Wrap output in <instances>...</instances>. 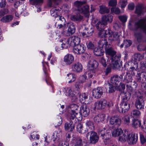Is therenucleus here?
<instances>
[{
    "label": "nucleus",
    "instance_id": "a18cd8bd",
    "mask_svg": "<svg viewBox=\"0 0 146 146\" xmlns=\"http://www.w3.org/2000/svg\"><path fill=\"white\" fill-rule=\"evenodd\" d=\"M43 0H29L30 4L32 5H38L42 4Z\"/></svg>",
    "mask_w": 146,
    "mask_h": 146
},
{
    "label": "nucleus",
    "instance_id": "2f4dec72",
    "mask_svg": "<svg viewBox=\"0 0 146 146\" xmlns=\"http://www.w3.org/2000/svg\"><path fill=\"white\" fill-rule=\"evenodd\" d=\"M106 25V24L104 23L102 20L98 22L96 24V26L97 29L98 31H100L104 29V27Z\"/></svg>",
    "mask_w": 146,
    "mask_h": 146
},
{
    "label": "nucleus",
    "instance_id": "72a5a7b5",
    "mask_svg": "<svg viewBox=\"0 0 146 146\" xmlns=\"http://www.w3.org/2000/svg\"><path fill=\"white\" fill-rule=\"evenodd\" d=\"M61 133H58L57 131H55L53 134V139L54 141H59L60 140L61 137Z\"/></svg>",
    "mask_w": 146,
    "mask_h": 146
},
{
    "label": "nucleus",
    "instance_id": "680f3d73",
    "mask_svg": "<svg viewBox=\"0 0 146 146\" xmlns=\"http://www.w3.org/2000/svg\"><path fill=\"white\" fill-rule=\"evenodd\" d=\"M111 11L112 12L116 14H119L120 13V10L117 7L112 8L111 9Z\"/></svg>",
    "mask_w": 146,
    "mask_h": 146
},
{
    "label": "nucleus",
    "instance_id": "58836bf2",
    "mask_svg": "<svg viewBox=\"0 0 146 146\" xmlns=\"http://www.w3.org/2000/svg\"><path fill=\"white\" fill-rule=\"evenodd\" d=\"M130 116L129 115H126L123 117L122 120L123 123L127 125H129L130 123Z\"/></svg>",
    "mask_w": 146,
    "mask_h": 146
},
{
    "label": "nucleus",
    "instance_id": "a211bd4d",
    "mask_svg": "<svg viewBox=\"0 0 146 146\" xmlns=\"http://www.w3.org/2000/svg\"><path fill=\"white\" fill-rule=\"evenodd\" d=\"M106 54L110 55L111 57V59L112 58L114 57L116 55V52L114 50L110 45L108 47H106L105 49Z\"/></svg>",
    "mask_w": 146,
    "mask_h": 146
},
{
    "label": "nucleus",
    "instance_id": "bb28decb",
    "mask_svg": "<svg viewBox=\"0 0 146 146\" xmlns=\"http://www.w3.org/2000/svg\"><path fill=\"white\" fill-rule=\"evenodd\" d=\"M128 133V131H125L123 132L122 131V133L119 136V140L123 142L127 141Z\"/></svg>",
    "mask_w": 146,
    "mask_h": 146
},
{
    "label": "nucleus",
    "instance_id": "393cba45",
    "mask_svg": "<svg viewBox=\"0 0 146 146\" xmlns=\"http://www.w3.org/2000/svg\"><path fill=\"white\" fill-rule=\"evenodd\" d=\"M99 46L102 48H104L105 49L106 47H108L110 45L108 44L107 42V40L104 38L100 40L98 42Z\"/></svg>",
    "mask_w": 146,
    "mask_h": 146
},
{
    "label": "nucleus",
    "instance_id": "4d7b16f0",
    "mask_svg": "<svg viewBox=\"0 0 146 146\" xmlns=\"http://www.w3.org/2000/svg\"><path fill=\"white\" fill-rule=\"evenodd\" d=\"M67 92L66 95L69 97L71 96H74V94L73 93L72 90L70 88H66Z\"/></svg>",
    "mask_w": 146,
    "mask_h": 146
},
{
    "label": "nucleus",
    "instance_id": "c03bdc74",
    "mask_svg": "<svg viewBox=\"0 0 146 146\" xmlns=\"http://www.w3.org/2000/svg\"><path fill=\"white\" fill-rule=\"evenodd\" d=\"M86 125L87 128L91 130H93L95 127L93 122L90 121H88L86 123Z\"/></svg>",
    "mask_w": 146,
    "mask_h": 146
},
{
    "label": "nucleus",
    "instance_id": "c9c22d12",
    "mask_svg": "<svg viewBox=\"0 0 146 146\" xmlns=\"http://www.w3.org/2000/svg\"><path fill=\"white\" fill-rule=\"evenodd\" d=\"M74 142L75 146H82V140L80 137H77L74 138Z\"/></svg>",
    "mask_w": 146,
    "mask_h": 146
},
{
    "label": "nucleus",
    "instance_id": "052dcab7",
    "mask_svg": "<svg viewBox=\"0 0 146 146\" xmlns=\"http://www.w3.org/2000/svg\"><path fill=\"white\" fill-rule=\"evenodd\" d=\"M107 62V61H106V59L104 57H102L100 60V63L104 67H106L107 66L106 62Z\"/></svg>",
    "mask_w": 146,
    "mask_h": 146
},
{
    "label": "nucleus",
    "instance_id": "1a4fd4ad",
    "mask_svg": "<svg viewBox=\"0 0 146 146\" xmlns=\"http://www.w3.org/2000/svg\"><path fill=\"white\" fill-rule=\"evenodd\" d=\"M110 123L113 126H119L121 122V117L119 116H114L111 117L110 119Z\"/></svg>",
    "mask_w": 146,
    "mask_h": 146
},
{
    "label": "nucleus",
    "instance_id": "5701e85b",
    "mask_svg": "<svg viewBox=\"0 0 146 146\" xmlns=\"http://www.w3.org/2000/svg\"><path fill=\"white\" fill-rule=\"evenodd\" d=\"M89 7L87 5L82 6L81 8L79 9V12L85 15L86 16H87L89 12Z\"/></svg>",
    "mask_w": 146,
    "mask_h": 146
},
{
    "label": "nucleus",
    "instance_id": "20e7f679",
    "mask_svg": "<svg viewBox=\"0 0 146 146\" xmlns=\"http://www.w3.org/2000/svg\"><path fill=\"white\" fill-rule=\"evenodd\" d=\"M121 55L119 54L115 56L114 57L111 59L112 67L114 69H118L122 66V64L120 61Z\"/></svg>",
    "mask_w": 146,
    "mask_h": 146
},
{
    "label": "nucleus",
    "instance_id": "4be33fe9",
    "mask_svg": "<svg viewBox=\"0 0 146 146\" xmlns=\"http://www.w3.org/2000/svg\"><path fill=\"white\" fill-rule=\"evenodd\" d=\"M80 112L84 117L88 116L90 113L89 109L86 106H83L80 108Z\"/></svg>",
    "mask_w": 146,
    "mask_h": 146
},
{
    "label": "nucleus",
    "instance_id": "774afa93",
    "mask_svg": "<svg viewBox=\"0 0 146 146\" xmlns=\"http://www.w3.org/2000/svg\"><path fill=\"white\" fill-rule=\"evenodd\" d=\"M140 140L141 143L143 144L146 142V139L145 137L142 134L140 135Z\"/></svg>",
    "mask_w": 146,
    "mask_h": 146
},
{
    "label": "nucleus",
    "instance_id": "49530a36",
    "mask_svg": "<svg viewBox=\"0 0 146 146\" xmlns=\"http://www.w3.org/2000/svg\"><path fill=\"white\" fill-rule=\"evenodd\" d=\"M75 90L77 92V93H79L80 91V89L82 88V85L80 82H77L75 84Z\"/></svg>",
    "mask_w": 146,
    "mask_h": 146
},
{
    "label": "nucleus",
    "instance_id": "aec40b11",
    "mask_svg": "<svg viewBox=\"0 0 146 146\" xmlns=\"http://www.w3.org/2000/svg\"><path fill=\"white\" fill-rule=\"evenodd\" d=\"M72 68L73 71L78 72L82 71V67L81 63L77 62L72 65Z\"/></svg>",
    "mask_w": 146,
    "mask_h": 146
},
{
    "label": "nucleus",
    "instance_id": "de8ad7c7",
    "mask_svg": "<svg viewBox=\"0 0 146 146\" xmlns=\"http://www.w3.org/2000/svg\"><path fill=\"white\" fill-rule=\"evenodd\" d=\"M85 1H76L74 3L75 6L78 8V10L79 11V9L81 8L82 5L86 3Z\"/></svg>",
    "mask_w": 146,
    "mask_h": 146
},
{
    "label": "nucleus",
    "instance_id": "473e14b6",
    "mask_svg": "<svg viewBox=\"0 0 146 146\" xmlns=\"http://www.w3.org/2000/svg\"><path fill=\"white\" fill-rule=\"evenodd\" d=\"M104 50L100 48H96L94 49V53L97 56H101L103 54Z\"/></svg>",
    "mask_w": 146,
    "mask_h": 146
},
{
    "label": "nucleus",
    "instance_id": "e2e57ef3",
    "mask_svg": "<svg viewBox=\"0 0 146 146\" xmlns=\"http://www.w3.org/2000/svg\"><path fill=\"white\" fill-rule=\"evenodd\" d=\"M96 71L94 70H90L88 72V77L90 78H92Z\"/></svg>",
    "mask_w": 146,
    "mask_h": 146
},
{
    "label": "nucleus",
    "instance_id": "423d86ee",
    "mask_svg": "<svg viewBox=\"0 0 146 146\" xmlns=\"http://www.w3.org/2000/svg\"><path fill=\"white\" fill-rule=\"evenodd\" d=\"M138 137L137 135L134 133L128 132L127 141L130 145L135 144L137 141Z\"/></svg>",
    "mask_w": 146,
    "mask_h": 146
},
{
    "label": "nucleus",
    "instance_id": "b1692460",
    "mask_svg": "<svg viewBox=\"0 0 146 146\" xmlns=\"http://www.w3.org/2000/svg\"><path fill=\"white\" fill-rule=\"evenodd\" d=\"M122 130L121 128L113 129L111 131L112 136L114 137L119 136L122 133Z\"/></svg>",
    "mask_w": 146,
    "mask_h": 146
},
{
    "label": "nucleus",
    "instance_id": "4468645a",
    "mask_svg": "<svg viewBox=\"0 0 146 146\" xmlns=\"http://www.w3.org/2000/svg\"><path fill=\"white\" fill-rule=\"evenodd\" d=\"M110 32L108 35V39L111 41L118 40L120 36L119 34L117 32H113L111 30Z\"/></svg>",
    "mask_w": 146,
    "mask_h": 146
},
{
    "label": "nucleus",
    "instance_id": "8fccbe9b",
    "mask_svg": "<svg viewBox=\"0 0 146 146\" xmlns=\"http://www.w3.org/2000/svg\"><path fill=\"white\" fill-rule=\"evenodd\" d=\"M140 121L138 119H134L133 121L132 125L135 128L137 127H140Z\"/></svg>",
    "mask_w": 146,
    "mask_h": 146
},
{
    "label": "nucleus",
    "instance_id": "6e6d98bb",
    "mask_svg": "<svg viewBox=\"0 0 146 146\" xmlns=\"http://www.w3.org/2000/svg\"><path fill=\"white\" fill-rule=\"evenodd\" d=\"M65 42H63L62 44V47L63 48H66L70 45V42L68 41V39L65 40Z\"/></svg>",
    "mask_w": 146,
    "mask_h": 146
},
{
    "label": "nucleus",
    "instance_id": "39448f33",
    "mask_svg": "<svg viewBox=\"0 0 146 146\" xmlns=\"http://www.w3.org/2000/svg\"><path fill=\"white\" fill-rule=\"evenodd\" d=\"M89 137L90 143L92 144H95L99 140V136L97 133L95 131H91L87 133L86 137Z\"/></svg>",
    "mask_w": 146,
    "mask_h": 146
},
{
    "label": "nucleus",
    "instance_id": "f03ea898",
    "mask_svg": "<svg viewBox=\"0 0 146 146\" xmlns=\"http://www.w3.org/2000/svg\"><path fill=\"white\" fill-rule=\"evenodd\" d=\"M78 106L76 104H70L68 108V118L71 120L78 119L80 117V114L79 113Z\"/></svg>",
    "mask_w": 146,
    "mask_h": 146
},
{
    "label": "nucleus",
    "instance_id": "ddd939ff",
    "mask_svg": "<svg viewBox=\"0 0 146 146\" xmlns=\"http://www.w3.org/2000/svg\"><path fill=\"white\" fill-rule=\"evenodd\" d=\"M68 41L70 42V46H73L79 44L80 39L77 36H73L69 38Z\"/></svg>",
    "mask_w": 146,
    "mask_h": 146
},
{
    "label": "nucleus",
    "instance_id": "9d476101",
    "mask_svg": "<svg viewBox=\"0 0 146 146\" xmlns=\"http://www.w3.org/2000/svg\"><path fill=\"white\" fill-rule=\"evenodd\" d=\"M104 93L103 89L101 87H98L92 90V95L96 98H101Z\"/></svg>",
    "mask_w": 146,
    "mask_h": 146
},
{
    "label": "nucleus",
    "instance_id": "0e129e2a",
    "mask_svg": "<svg viewBox=\"0 0 146 146\" xmlns=\"http://www.w3.org/2000/svg\"><path fill=\"white\" fill-rule=\"evenodd\" d=\"M115 91V87L112 85L109 84V87L108 90V92L109 93H112L114 92Z\"/></svg>",
    "mask_w": 146,
    "mask_h": 146
},
{
    "label": "nucleus",
    "instance_id": "13d9d810",
    "mask_svg": "<svg viewBox=\"0 0 146 146\" xmlns=\"http://www.w3.org/2000/svg\"><path fill=\"white\" fill-rule=\"evenodd\" d=\"M109 6L111 7L115 6L117 5L116 0H110L108 3Z\"/></svg>",
    "mask_w": 146,
    "mask_h": 146
},
{
    "label": "nucleus",
    "instance_id": "4c0bfd02",
    "mask_svg": "<svg viewBox=\"0 0 146 146\" xmlns=\"http://www.w3.org/2000/svg\"><path fill=\"white\" fill-rule=\"evenodd\" d=\"M134 36L138 42H140L141 41L143 36L140 33L134 32Z\"/></svg>",
    "mask_w": 146,
    "mask_h": 146
},
{
    "label": "nucleus",
    "instance_id": "2eb2a0df",
    "mask_svg": "<svg viewBox=\"0 0 146 146\" xmlns=\"http://www.w3.org/2000/svg\"><path fill=\"white\" fill-rule=\"evenodd\" d=\"M122 75L121 74L119 76L115 75L111 77V82L113 84L118 85L120 81L122 80Z\"/></svg>",
    "mask_w": 146,
    "mask_h": 146
},
{
    "label": "nucleus",
    "instance_id": "f704fd0d",
    "mask_svg": "<svg viewBox=\"0 0 146 146\" xmlns=\"http://www.w3.org/2000/svg\"><path fill=\"white\" fill-rule=\"evenodd\" d=\"M13 18V16L11 15H7L3 17L1 19V21L4 23L9 22L12 20Z\"/></svg>",
    "mask_w": 146,
    "mask_h": 146
},
{
    "label": "nucleus",
    "instance_id": "69168bd1",
    "mask_svg": "<svg viewBox=\"0 0 146 146\" xmlns=\"http://www.w3.org/2000/svg\"><path fill=\"white\" fill-rule=\"evenodd\" d=\"M140 68L144 70L146 69V62L141 61L140 63Z\"/></svg>",
    "mask_w": 146,
    "mask_h": 146
},
{
    "label": "nucleus",
    "instance_id": "3c124183",
    "mask_svg": "<svg viewBox=\"0 0 146 146\" xmlns=\"http://www.w3.org/2000/svg\"><path fill=\"white\" fill-rule=\"evenodd\" d=\"M80 100L81 101H82L83 102H84L86 100L88 99V96L86 93H84L82 95H79Z\"/></svg>",
    "mask_w": 146,
    "mask_h": 146
},
{
    "label": "nucleus",
    "instance_id": "9b49d317",
    "mask_svg": "<svg viewBox=\"0 0 146 146\" xmlns=\"http://www.w3.org/2000/svg\"><path fill=\"white\" fill-rule=\"evenodd\" d=\"M70 122H67L64 125V128L66 131H72L74 129V123L76 122V119L74 120H71L69 119Z\"/></svg>",
    "mask_w": 146,
    "mask_h": 146
},
{
    "label": "nucleus",
    "instance_id": "ea45409f",
    "mask_svg": "<svg viewBox=\"0 0 146 146\" xmlns=\"http://www.w3.org/2000/svg\"><path fill=\"white\" fill-rule=\"evenodd\" d=\"M100 7L99 12L101 14L108 13L110 11L109 10L104 6H100Z\"/></svg>",
    "mask_w": 146,
    "mask_h": 146
},
{
    "label": "nucleus",
    "instance_id": "6ab92c4d",
    "mask_svg": "<svg viewBox=\"0 0 146 146\" xmlns=\"http://www.w3.org/2000/svg\"><path fill=\"white\" fill-rule=\"evenodd\" d=\"M121 75H122V79L123 78V81L126 83H128L132 82V76L130 73L128 72L122 73Z\"/></svg>",
    "mask_w": 146,
    "mask_h": 146
},
{
    "label": "nucleus",
    "instance_id": "f3484780",
    "mask_svg": "<svg viewBox=\"0 0 146 146\" xmlns=\"http://www.w3.org/2000/svg\"><path fill=\"white\" fill-rule=\"evenodd\" d=\"M90 70L97 71L96 68L98 65V62L94 59H91L88 62Z\"/></svg>",
    "mask_w": 146,
    "mask_h": 146
},
{
    "label": "nucleus",
    "instance_id": "f8f14e48",
    "mask_svg": "<svg viewBox=\"0 0 146 146\" xmlns=\"http://www.w3.org/2000/svg\"><path fill=\"white\" fill-rule=\"evenodd\" d=\"M67 25L68 29L66 35L67 36H70L74 33L75 31V25L72 22L67 23Z\"/></svg>",
    "mask_w": 146,
    "mask_h": 146
},
{
    "label": "nucleus",
    "instance_id": "c85d7f7f",
    "mask_svg": "<svg viewBox=\"0 0 146 146\" xmlns=\"http://www.w3.org/2000/svg\"><path fill=\"white\" fill-rule=\"evenodd\" d=\"M113 16L110 15H104L102 16V20L104 22L107 24V22L111 23L113 20Z\"/></svg>",
    "mask_w": 146,
    "mask_h": 146
},
{
    "label": "nucleus",
    "instance_id": "6e6552de",
    "mask_svg": "<svg viewBox=\"0 0 146 146\" xmlns=\"http://www.w3.org/2000/svg\"><path fill=\"white\" fill-rule=\"evenodd\" d=\"M73 46V52L77 54H83L84 52L86 49L84 45L82 44Z\"/></svg>",
    "mask_w": 146,
    "mask_h": 146
},
{
    "label": "nucleus",
    "instance_id": "c756f323",
    "mask_svg": "<svg viewBox=\"0 0 146 146\" xmlns=\"http://www.w3.org/2000/svg\"><path fill=\"white\" fill-rule=\"evenodd\" d=\"M83 17L80 14H77L71 16L70 19L74 21L80 22L83 19Z\"/></svg>",
    "mask_w": 146,
    "mask_h": 146
},
{
    "label": "nucleus",
    "instance_id": "f257e3e1",
    "mask_svg": "<svg viewBox=\"0 0 146 146\" xmlns=\"http://www.w3.org/2000/svg\"><path fill=\"white\" fill-rule=\"evenodd\" d=\"M122 94L123 98L120 104V107H118L117 109L119 112L125 113L130 108L129 100L130 98V95L129 93H123Z\"/></svg>",
    "mask_w": 146,
    "mask_h": 146
},
{
    "label": "nucleus",
    "instance_id": "603ef678",
    "mask_svg": "<svg viewBox=\"0 0 146 146\" xmlns=\"http://www.w3.org/2000/svg\"><path fill=\"white\" fill-rule=\"evenodd\" d=\"M62 123V119L61 117L60 116H58L56 118L55 124L57 126H60Z\"/></svg>",
    "mask_w": 146,
    "mask_h": 146
},
{
    "label": "nucleus",
    "instance_id": "a878e982",
    "mask_svg": "<svg viewBox=\"0 0 146 146\" xmlns=\"http://www.w3.org/2000/svg\"><path fill=\"white\" fill-rule=\"evenodd\" d=\"M106 116L103 114H99L95 116L94 119V121L97 123L104 121L105 119Z\"/></svg>",
    "mask_w": 146,
    "mask_h": 146
},
{
    "label": "nucleus",
    "instance_id": "bf43d9fd",
    "mask_svg": "<svg viewBox=\"0 0 146 146\" xmlns=\"http://www.w3.org/2000/svg\"><path fill=\"white\" fill-rule=\"evenodd\" d=\"M86 75H84L83 76H80L79 78V81L78 82H80L82 84L86 81Z\"/></svg>",
    "mask_w": 146,
    "mask_h": 146
},
{
    "label": "nucleus",
    "instance_id": "cd10ccee",
    "mask_svg": "<svg viewBox=\"0 0 146 146\" xmlns=\"http://www.w3.org/2000/svg\"><path fill=\"white\" fill-rule=\"evenodd\" d=\"M99 36L101 38L108 37L109 34L111 32V30L108 29L107 30H104V29L99 31Z\"/></svg>",
    "mask_w": 146,
    "mask_h": 146
},
{
    "label": "nucleus",
    "instance_id": "338daca9",
    "mask_svg": "<svg viewBox=\"0 0 146 146\" xmlns=\"http://www.w3.org/2000/svg\"><path fill=\"white\" fill-rule=\"evenodd\" d=\"M119 3L121 8H124L127 4V2L125 0H121Z\"/></svg>",
    "mask_w": 146,
    "mask_h": 146
},
{
    "label": "nucleus",
    "instance_id": "412c9836",
    "mask_svg": "<svg viewBox=\"0 0 146 146\" xmlns=\"http://www.w3.org/2000/svg\"><path fill=\"white\" fill-rule=\"evenodd\" d=\"M144 101L142 99V97H139L137 100L135 106L138 109H141L144 108Z\"/></svg>",
    "mask_w": 146,
    "mask_h": 146
},
{
    "label": "nucleus",
    "instance_id": "dca6fc26",
    "mask_svg": "<svg viewBox=\"0 0 146 146\" xmlns=\"http://www.w3.org/2000/svg\"><path fill=\"white\" fill-rule=\"evenodd\" d=\"M74 58L73 56L70 54L65 55L64 58V61L67 65H70L74 62Z\"/></svg>",
    "mask_w": 146,
    "mask_h": 146
},
{
    "label": "nucleus",
    "instance_id": "e433bc0d",
    "mask_svg": "<svg viewBox=\"0 0 146 146\" xmlns=\"http://www.w3.org/2000/svg\"><path fill=\"white\" fill-rule=\"evenodd\" d=\"M144 7L142 5H139L136 7L135 13L138 15H141L143 13Z\"/></svg>",
    "mask_w": 146,
    "mask_h": 146
},
{
    "label": "nucleus",
    "instance_id": "79ce46f5",
    "mask_svg": "<svg viewBox=\"0 0 146 146\" xmlns=\"http://www.w3.org/2000/svg\"><path fill=\"white\" fill-rule=\"evenodd\" d=\"M57 22L56 23L55 26H56L57 23H66L65 19L62 16H58L56 17Z\"/></svg>",
    "mask_w": 146,
    "mask_h": 146
},
{
    "label": "nucleus",
    "instance_id": "5fc2aeb1",
    "mask_svg": "<svg viewBox=\"0 0 146 146\" xmlns=\"http://www.w3.org/2000/svg\"><path fill=\"white\" fill-rule=\"evenodd\" d=\"M131 115L134 117H138L141 114L140 111L137 110H134L131 113Z\"/></svg>",
    "mask_w": 146,
    "mask_h": 146
},
{
    "label": "nucleus",
    "instance_id": "7ed1b4c3",
    "mask_svg": "<svg viewBox=\"0 0 146 146\" xmlns=\"http://www.w3.org/2000/svg\"><path fill=\"white\" fill-rule=\"evenodd\" d=\"M99 134L103 139L105 145L111 143V132L110 129H106L104 127L99 131Z\"/></svg>",
    "mask_w": 146,
    "mask_h": 146
},
{
    "label": "nucleus",
    "instance_id": "7c9ffc66",
    "mask_svg": "<svg viewBox=\"0 0 146 146\" xmlns=\"http://www.w3.org/2000/svg\"><path fill=\"white\" fill-rule=\"evenodd\" d=\"M102 109L104 108L107 106L108 107H110L111 106H112L113 104L111 102L108 103L107 101L105 99H101L100 100Z\"/></svg>",
    "mask_w": 146,
    "mask_h": 146
},
{
    "label": "nucleus",
    "instance_id": "0eeeda50",
    "mask_svg": "<svg viewBox=\"0 0 146 146\" xmlns=\"http://www.w3.org/2000/svg\"><path fill=\"white\" fill-rule=\"evenodd\" d=\"M79 29L80 30H84V32H82V35L83 36H86V37H88L92 35L94 32V29L91 27L87 28L86 26L84 25L80 27Z\"/></svg>",
    "mask_w": 146,
    "mask_h": 146
},
{
    "label": "nucleus",
    "instance_id": "a19ab883",
    "mask_svg": "<svg viewBox=\"0 0 146 146\" xmlns=\"http://www.w3.org/2000/svg\"><path fill=\"white\" fill-rule=\"evenodd\" d=\"M68 79V82L70 83L74 81L76 78V76L75 74L72 73H70L67 75Z\"/></svg>",
    "mask_w": 146,
    "mask_h": 146
},
{
    "label": "nucleus",
    "instance_id": "864d4df0",
    "mask_svg": "<svg viewBox=\"0 0 146 146\" xmlns=\"http://www.w3.org/2000/svg\"><path fill=\"white\" fill-rule=\"evenodd\" d=\"M94 109H102L100 101L96 102L94 104Z\"/></svg>",
    "mask_w": 146,
    "mask_h": 146
},
{
    "label": "nucleus",
    "instance_id": "37998d69",
    "mask_svg": "<svg viewBox=\"0 0 146 146\" xmlns=\"http://www.w3.org/2000/svg\"><path fill=\"white\" fill-rule=\"evenodd\" d=\"M76 128L77 131L80 133H84L86 132V130H84L82 125L80 123L77 124Z\"/></svg>",
    "mask_w": 146,
    "mask_h": 146
},
{
    "label": "nucleus",
    "instance_id": "09e8293b",
    "mask_svg": "<svg viewBox=\"0 0 146 146\" xmlns=\"http://www.w3.org/2000/svg\"><path fill=\"white\" fill-rule=\"evenodd\" d=\"M132 42L131 40H124L123 43H122L120 46L121 48H122L124 45L125 47H127L130 46Z\"/></svg>",
    "mask_w": 146,
    "mask_h": 146
}]
</instances>
